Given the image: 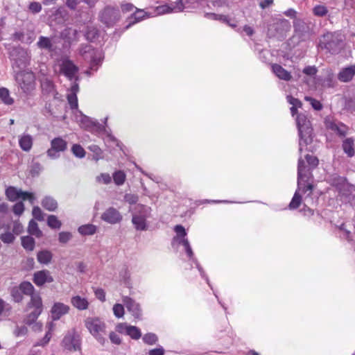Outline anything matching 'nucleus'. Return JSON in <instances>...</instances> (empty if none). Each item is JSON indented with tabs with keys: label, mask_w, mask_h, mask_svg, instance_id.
<instances>
[{
	"label": "nucleus",
	"mask_w": 355,
	"mask_h": 355,
	"mask_svg": "<svg viewBox=\"0 0 355 355\" xmlns=\"http://www.w3.org/2000/svg\"><path fill=\"white\" fill-rule=\"evenodd\" d=\"M47 225L51 229H60L62 226V222L58 220L55 215H49L47 218Z\"/></svg>",
	"instance_id": "obj_42"
},
{
	"label": "nucleus",
	"mask_w": 355,
	"mask_h": 355,
	"mask_svg": "<svg viewBox=\"0 0 355 355\" xmlns=\"http://www.w3.org/2000/svg\"><path fill=\"white\" fill-rule=\"evenodd\" d=\"M24 205L22 202H18L12 207V211L17 216L21 215L24 211Z\"/></svg>",
	"instance_id": "obj_59"
},
{
	"label": "nucleus",
	"mask_w": 355,
	"mask_h": 355,
	"mask_svg": "<svg viewBox=\"0 0 355 355\" xmlns=\"http://www.w3.org/2000/svg\"><path fill=\"white\" fill-rule=\"evenodd\" d=\"M142 340L144 343L153 345L158 341V337L154 333H148L143 336Z\"/></svg>",
	"instance_id": "obj_45"
},
{
	"label": "nucleus",
	"mask_w": 355,
	"mask_h": 355,
	"mask_svg": "<svg viewBox=\"0 0 355 355\" xmlns=\"http://www.w3.org/2000/svg\"><path fill=\"white\" fill-rule=\"evenodd\" d=\"M52 257V253L46 250H41L38 252L37 254L38 262L45 265L49 264L51 261Z\"/></svg>",
	"instance_id": "obj_29"
},
{
	"label": "nucleus",
	"mask_w": 355,
	"mask_h": 355,
	"mask_svg": "<svg viewBox=\"0 0 355 355\" xmlns=\"http://www.w3.org/2000/svg\"><path fill=\"white\" fill-rule=\"evenodd\" d=\"M33 139L30 135H23L19 139L20 148L26 152H28L33 146Z\"/></svg>",
	"instance_id": "obj_26"
},
{
	"label": "nucleus",
	"mask_w": 355,
	"mask_h": 355,
	"mask_svg": "<svg viewBox=\"0 0 355 355\" xmlns=\"http://www.w3.org/2000/svg\"><path fill=\"white\" fill-rule=\"evenodd\" d=\"M67 143L61 137H55L51 141V148L47 150V155L51 159H56L60 157V152L67 149Z\"/></svg>",
	"instance_id": "obj_14"
},
{
	"label": "nucleus",
	"mask_w": 355,
	"mask_h": 355,
	"mask_svg": "<svg viewBox=\"0 0 355 355\" xmlns=\"http://www.w3.org/2000/svg\"><path fill=\"white\" fill-rule=\"evenodd\" d=\"M78 230L82 235H93L96 232V227L92 224H87L81 225Z\"/></svg>",
	"instance_id": "obj_39"
},
{
	"label": "nucleus",
	"mask_w": 355,
	"mask_h": 355,
	"mask_svg": "<svg viewBox=\"0 0 355 355\" xmlns=\"http://www.w3.org/2000/svg\"><path fill=\"white\" fill-rule=\"evenodd\" d=\"M125 200L130 205L136 204L139 200V197L135 194L128 193L124 196Z\"/></svg>",
	"instance_id": "obj_62"
},
{
	"label": "nucleus",
	"mask_w": 355,
	"mask_h": 355,
	"mask_svg": "<svg viewBox=\"0 0 355 355\" xmlns=\"http://www.w3.org/2000/svg\"><path fill=\"white\" fill-rule=\"evenodd\" d=\"M29 308H33L34 310L28 313L24 319V322L26 324L31 325L36 321L39 315L43 310V304L40 296H35L31 299L28 304Z\"/></svg>",
	"instance_id": "obj_9"
},
{
	"label": "nucleus",
	"mask_w": 355,
	"mask_h": 355,
	"mask_svg": "<svg viewBox=\"0 0 355 355\" xmlns=\"http://www.w3.org/2000/svg\"><path fill=\"white\" fill-rule=\"evenodd\" d=\"M296 121L300 136L299 152L301 153L302 146H307L313 141V128L311 121L304 114H299Z\"/></svg>",
	"instance_id": "obj_3"
},
{
	"label": "nucleus",
	"mask_w": 355,
	"mask_h": 355,
	"mask_svg": "<svg viewBox=\"0 0 355 355\" xmlns=\"http://www.w3.org/2000/svg\"><path fill=\"white\" fill-rule=\"evenodd\" d=\"M313 13L317 17H324L328 13V9L323 5H317L313 8Z\"/></svg>",
	"instance_id": "obj_48"
},
{
	"label": "nucleus",
	"mask_w": 355,
	"mask_h": 355,
	"mask_svg": "<svg viewBox=\"0 0 355 355\" xmlns=\"http://www.w3.org/2000/svg\"><path fill=\"white\" fill-rule=\"evenodd\" d=\"M101 218L108 223L116 224L122 220V216L115 208L110 207L103 213Z\"/></svg>",
	"instance_id": "obj_18"
},
{
	"label": "nucleus",
	"mask_w": 355,
	"mask_h": 355,
	"mask_svg": "<svg viewBox=\"0 0 355 355\" xmlns=\"http://www.w3.org/2000/svg\"><path fill=\"white\" fill-rule=\"evenodd\" d=\"M69 307L61 302H56L51 309V317L53 320H59L63 315L68 313Z\"/></svg>",
	"instance_id": "obj_19"
},
{
	"label": "nucleus",
	"mask_w": 355,
	"mask_h": 355,
	"mask_svg": "<svg viewBox=\"0 0 355 355\" xmlns=\"http://www.w3.org/2000/svg\"><path fill=\"white\" fill-rule=\"evenodd\" d=\"M20 199L22 200H28L31 205L34 204L35 201V196L33 193L28 191H24L21 189Z\"/></svg>",
	"instance_id": "obj_51"
},
{
	"label": "nucleus",
	"mask_w": 355,
	"mask_h": 355,
	"mask_svg": "<svg viewBox=\"0 0 355 355\" xmlns=\"http://www.w3.org/2000/svg\"><path fill=\"white\" fill-rule=\"evenodd\" d=\"M198 1V0H178L175 3V5L171 9L172 10L182 11L184 9L193 8V4L197 3Z\"/></svg>",
	"instance_id": "obj_27"
},
{
	"label": "nucleus",
	"mask_w": 355,
	"mask_h": 355,
	"mask_svg": "<svg viewBox=\"0 0 355 355\" xmlns=\"http://www.w3.org/2000/svg\"><path fill=\"white\" fill-rule=\"evenodd\" d=\"M62 346L69 351H78L81 348V339L80 335L72 329L67 333L62 341Z\"/></svg>",
	"instance_id": "obj_10"
},
{
	"label": "nucleus",
	"mask_w": 355,
	"mask_h": 355,
	"mask_svg": "<svg viewBox=\"0 0 355 355\" xmlns=\"http://www.w3.org/2000/svg\"><path fill=\"white\" fill-rule=\"evenodd\" d=\"M355 74V65L343 69L338 74V79L343 83L350 81Z\"/></svg>",
	"instance_id": "obj_21"
},
{
	"label": "nucleus",
	"mask_w": 355,
	"mask_h": 355,
	"mask_svg": "<svg viewBox=\"0 0 355 355\" xmlns=\"http://www.w3.org/2000/svg\"><path fill=\"white\" fill-rule=\"evenodd\" d=\"M20 192L21 189L9 187L6 190V196L10 201L15 202L20 199Z\"/></svg>",
	"instance_id": "obj_30"
},
{
	"label": "nucleus",
	"mask_w": 355,
	"mask_h": 355,
	"mask_svg": "<svg viewBox=\"0 0 355 355\" xmlns=\"http://www.w3.org/2000/svg\"><path fill=\"white\" fill-rule=\"evenodd\" d=\"M37 46L42 49H46L49 51L53 50V44L49 37L40 36L37 43Z\"/></svg>",
	"instance_id": "obj_37"
},
{
	"label": "nucleus",
	"mask_w": 355,
	"mask_h": 355,
	"mask_svg": "<svg viewBox=\"0 0 355 355\" xmlns=\"http://www.w3.org/2000/svg\"><path fill=\"white\" fill-rule=\"evenodd\" d=\"M80 53L85 60H88L90 64V69L97 71L98 67L101 64L100 55L91 45H85L83 46Z\"/></svg>",
	"instance_id": "obj_8"
},
{
	"label": "nucleus",
	"mask_w": 355,
	"mask_h": 355,
	"mask_svg": "<svg viewBox=\"0 0 355 355\" xmlns=\"http://www.w3.org/2000/svg\"><path fill=\"white\" fill-rule=\"evenodd\" d=\"M67 100L71 109H76L78 107V98L76 94H68Z\"/></svg>",
	"instance_id": "obj_58"
},
{
	"label": "nucleus",
	"mask_w": 355,
	"mask_h": 355,
	"mask_svg": "<svg viewBox=\"0 0 355 355\" xmlns=\"http://www.w3.org/2000/svg\"><path fill=\"white\" fill-rule=\"evenodd\" d=\"M41 88L44 95L55 96L57 94L53 83L47 78L41 80Z\"/></svg>",
	"instance_id": "obj_22"
},
{
	"label": "nucleus",
	"mask_w": 355,
	"mask_h": 355,
	"mask_svg": "<svg viewBox=\"0 0 355 355\" xmlns=\"http://www.w3.org/2000/svg\"><path fill=\"white\" fill-rule=\"evenodd\" d=\"M9 56L10 60L13 62V68H17L19 70H21L29 64L31 57L28 51L21 46L12 48L10 50Z\"/></svg>",
	"instance_id": "obj_5"
},
{
	"label": "nucleus",
	"mask_w": 355,
	"mask_h": 355,
	"mask_svg": "<svg viewBox=\"0 0 355 355\" xmlns=\"http://www.w3.org/2000/svg\"><path fill=\"white\" fill-rule=\"evenodd\" d=\"M88 149L94 153L93 159L98 161L103 158V150L97 145H91Z\"/></svg>",
	"instance_id": "obj_47"
},
{
	"label": "nucleus",
	"mask_w": 355,
	"mask_h": 355,
	"mask_svg": "<svg viewBox=\"0 0 355 355\" xmlns=\"http://www.w3.org/2000/svg\"><path fill=\"white\" fill-rule=\"evenodd\" d=\"M24 231V227L21 223L19 220H15L13 222L12 233L15 235H19Z\"/></svg>",
	"instance_id": "obj_60"
},
{
	"label": "nucleus",
	"mask_w": 355,
	"mask_h": 355,
	"mask_svg": "<svg viewBox=\"0 0 355 355\" xmlns=\"http://www.w3.org/2000/svg\"><path fill=\"white\" fill-rule=\"evenodd\" d=\"M42 207L49 211H54L58 208V202L55 199H54L53 197L46 196H45L41 202Z\"/></svg>",
	"instance_id": "obj_25"
},
{
	"label": "nucleus",
	"mask_w": 355,
	"mask_h": 355,
	"mask_svg": "<svg viewBox=\"0 0 355 355\" xmlns=\"http://www.w3.org/2000/svg\"><path fill=\"white\" fill-rule=\"evenodd\" d=\"M32 214L33 217L39 221H42L44 219V213L42 212V209L37 206H35L33 208Z\"/></svg>",
	"instance_id": "obj_55"
},
{
	"label": "nucleus",
	"mask_w": 355,
	"mask_h": 355,
	"mask_svg": "<svg viewBox=\"0 0 355 355\" xmlns=\"http://www.w3.org/2000/svg\"><path fill=\"white\" fill-rule=\"evenodd\" d=\"M126 335L132 339L138 340L141 337V332L138 327L130 325L127 329Z\"/></svg>",
	"instance_id": "obj_41"
},
{
	"label": "nucleus",
	"mask_w": 355,
	"mask_h": 355,
	"mask_svg": "<svg viewBox=\"0 0 355 355\" xmlns=\"http://www.w3.org/2000/svg\"><path fill=\"white\" fill-rule=\"evenodd\" d=\"M293 28L296 36L301 41L309 40L313 32V25L310 21H306L304 19L295 18L293 21Z\"/></svg>",
	"instance_id": "obj_7"
},
{
	"label": "nucleus",
	"mask_w": 355,
	"mask_h": 355,
	"mask_svg": "<svg viewBox=\"0 0 355 355\" xmlns=\"http://www.w3.org/2000/svg\"><path fill=\"white\" fill-rule=\"evenodd\" d=\"M10 295L15 302L19 303L23 300V294L19 286H13L10 291Z\"/></svg>",
	"instance_id": "obj_40"
},
{
	"label": "nucleus",
	"mask_w": 355,
	"mask_h": 355,
	"mask_svg": "<svg viewBox=\"0 0 355 355\" xmlns=\"http://www.w3.org/2000/svg\"><path fill=\"white\" fill-rule=\"evenodd\" d=\"M148 355H164V349L162 347L150 349L148 352Z\"/></svg>",
	"instance_id": "obj_64"
},
{
	"label": "nucleus",
	"mask_w": 355,
	"mask_h": 355,
	"mask_svg": "<svg viewBox=\"0 0 355 355\" xmlns=\"http://www.w3.org/2000/svg\"><path fill=\"white\" fill-rule=\"evenodd\" d=\"M28 232L30 234L41 238L43 235L42 232L38 227L37 223L33 220H31L28 223Z\"/></svg>",
	"instance_id": "obj_33"
},
{
	"label": "nucleus",
	"mask_w": 355,
	"mask_h": 355,
	"mask_svg": "<svg viewBox=\"0 0 355 355\" xmlns=\"http://www.w3.org/2000/svg\"><path fill=\"white\" fill-rule=\"evenodd\" d=\"M304 100L307 102H309L310 104L311 105L312 107L315 110L320 111L322 109V105L319 101H318L311 96H305Z\"/></svg>",
	"instance_id": "obj_52"
},
{
	"label": "nucleus",
	"mask_w": 355,
	"mask_h": 355,
	"mask_svg": "<svg viewBox=\"0 0 355 355\" xmlns=\"http://www.w3.org/2000/svg\"><path fill=\"white\" fill-rule=\"evenodd\" d=\"M83 121L87 123V125L88 127H94L96 128V130L100 132H105L106 131L105 127L101 123L97 120H94L92 119H90L87 116H85Z\"/></svg>",
	"instance_id": "obj_36"
},
{
	"label": "nucleus",
	"mask_w": 355,
	"mask_h": 355,
	"mask_svg": "<svg viewBox=\"0 0 355 355\" xmlns=\"http://www.w3.org/2000/svg\"><path fill=\"white\" fill-rule=\"evenodd\" d=\"M19 287L20 288L22 294L31 296V299L35 296H40L37 294H35V288L29 282L24 281L21 282Z\"/></svg>",
	"instance_id": "obj_28"
},
{
	"label": "nucleus",
	"mask_w": 355,
	"mask_h": 355,
	"mask_svg": "<svg viewBox=\"0 0 355 355\" xmlns=\"http://www.w3.org/2000/svg\"><path fill=\"white\" fill-rule=\"evenodd\" d=\"M84 35L87 40L94 42L99 36L98 29L92 25H87L84 30Z\"/></svg>",
	"instance_id": "obj_24"
},
{
	"label": "nucleus",
	"mask_w": 355,
	"mask_h": 355,
	"mask_svg": "<svg viewBox=\"0 0 355 355\" xmlns=\"http://www.w3.org/2000/svg\"><path fill=\"white\" fill-rule=\"evenodd\" d=\"M72 238V234L69 232H61L58 235V241L60 243L65 244Z\"/></svg>",
	"instance_id": "obj_53"
},
{
	"label": "nucleus",
	"mask_w": 355,
	"mask_h": 355,
	"mask_svg": "<svg viewBox=\"0 0 355 355\" xmlns=\"http://www.w3.org/2000/svg\"><path fill=\"white\" fill-rule=\"evenodd\" d=\"M288 28V22L281 21L274 23L270 25L268 31V35L270 37H275L278 40H283L285 36V33Z\"/></svg>",
	"instance_id": "obj_15"
},
{
	"label": "nucleus",
	"mask_w": 355,
	"mask_h": 355,
	"mask_svg": "<svg viewBox=\"0 0 355 355\" xmlns=\"http://www.w3.org/2000/svg\"><path fill=\"white\" fill-rule=\"evenodd\" d=\"M71 304L79 310H85L88 307V302L87 300L78 295L71 298Z\"/></svg>",
	"instance_id": "obj_32"
},
{
	"label": "nucleus",
	"mask_w": 355,
	"mask_h": 355,
	"mask_svg": "<svg viewBox=\"0 0 355 355\" xmlns=\"http://www.w3.org/2000/svg\"><path fill=\"white\" fill-rule=\"evenodd\" d=\"M43 167L39 162H33L31 165L30 173L32 176H37L42 171Z\"/></svg>",
	"instance_id": "obj_54"
},
{
	"label": "nucleus",
	"mask_w": 355,
	"mask_h": 355,
	"mask_svg": "<svg viewBox=\"0 0 355 355\" xmlns=\"http://www.w3.org/2000/svg\"><path fill=\"white\" fill-rule=\"evenodd\" d=\"M21 245L28 251H33L35 248V239L31 236H24L21 237Z\"/></svg>",
	"instance_id": "obj_34"
},
{
	"label": "nucleus",
	"mask_w": 355,
	"mask_h": 355,
	"mask_svg": "<svg viewBox=\"0 0 355 355\" xmlns=\"http://www.w3.org/2000/svg\"><path fill=\"white\" fill-rule=\"evenodd\" d=\"M71 151L78 158H83L85 156V150L80 144H73Z\"/></svg>",
	"instance_id": "obj_49"
},
{
	"label": "nucleus",
	"mask_w": 355,
	"mask_h": 355,
	"mask_svg": "<svg viewBox=\"0 0 355 355\" xmlns=\"http://www.w3.org/2000/svg\"><path fill=\"white\" fill-rule=\"evenodd\" d=\"M296 121L300 136L299 152L301 153L302 146H307L313 141V128L311 121L304 114H299Z\"/></svg>",
	"instance_id": "obj_2"
},
{
	"label": "nucleus",
	"mask_w": 355,
	"mask_h": 355,
	"mask_svg": "<svg viewBox=\"0 0 355 355\" xmlns=\"http://www.w3.org/2000/svg\"><path fill=\"white\" fill-rule=\"evenodd\" d=\"M305 160L300 157L297 163V187L303 193L309 192L310 195L313 190L312 171L317 168L319 160L317 157L307 154Z\"/></svg>",
	"instance_id": "obj_1"
},
{
	"label": "nucleus",
	"mask_w": 355,
	"mask_h": 355,
	"mask_svg": "<svg viewBox=\"0 0 355 355\" xmlns=\"http://www.w3.org/2000/svg\"><path fill=\"white\" fill-rule=\"evenodd\" d=\"M298 191L300 190L297 189L289 204V208L291 209H295L298 208L301 204L302 197L299 194Z\"/></svg>",
	"instance_id": "obj_46"
},
{
	"label": "nucleus",
	"mask_w": 355,
	"mask_h": 355,
	"mask_svg": "<svg viewBox=\"0 0 355 355\" xmlns=\"http://www.w3.org/2000/svg\"><path fill=\"white\" fill-rule=\"evenodd\" d=\"M15 79L26 96L32 94L35 89V76L32 71L19 70L15 72Z\"/></svg>",
	"instance_id": "obj_4"
},
{
	"label": "nucleus",
	"mask_w": 355,
	"mask_h": 355,
	"mask_svg": "<svg viewBox=\"0 0 355 355\" xmlns=\"http://www.w3.org/2000/svg\"><path fill=\"white\" fill-rule=\"evenodd\" d=\"M286 98L287 101L294 107H300L302 105V102L299 99L294 98L291 95L287 96Z\"/></svg>",
	"instance_id": "obj_63"
},
{
	"label": "nucleus",
	"mask_w": 355,
	"mask_h": 355,
	"mask_svg": "<svg viewBox=\"0 0 355 355\" xmlns=\"http://www.w3.org/2000/svg\"><path fill=\"white\" fill-rule=\"evenodd\" d=\"M28 333V328L26 326H17L13 331L16 337L25 336Z\"/></svg>",
	"instance_id": "obj_57"
},
{
	"label": "nucleus",
	"mask_w": 355,
	"mask_h": 355,
	"mask_svg": "<svg viewBox=\"0 0 355 355\" xmlns=\"http://www.w3.org/2000/svg\"><path fill=\"white\" fill-rule=\"evenodd\" d=\"M119 17V10L111 7H106L99 15L101 21L107 27L113 26Z\"/></svg>",
	"instance_id": "obj_13"
},
{
	"label": "nucleus",
	"mask_w": 355,
	"mask_h": 355,
	"mask_svg": "<svg viewBox=\"0 0 355 355\" xmlns=\"http://www.w3.org/2000/svg\"><path fill=\"white\" fill-rule=\"evenodd\" d=\"M137 209L140 214H134L132 222L136 230H146L147 228L146 218L150 214V208L143 205H139Z\"/></svg>",
	"instance_id": "obj_12"
},
{
	"label": "nucleus",
	"mask_w": 355,
	"mask_h": 355,
	"mask_svg": "<svg viewBox=\"0 0 355 355\" xmlns=\"http://www.w3.org/2000/svg\"><path fill=\"white\" fill-rule=\"evenodd\" d=\"M53 281L54 279L51 275V272L48 270H39L33 274V282L39 287L44 286L46 283H51Z\"/></svg>",
	"instance_id": "obj_16"
},
{
	"label": "nucleus",
	"mask_w": 355,
	"mask_h": 355,
	"mask_svg": "<svg viewBox=\"0 0 355 355\" xmlns=\"http://www.w3.org/2000/svg\"><path fill=\"white\" fill-rule=\"evenodd\" d=\"M128 311L131 313L135 318L140 319L141 317V309L140 305L133 299L128 296L123 297L122 300Z\"/></svg>",
	"instance_id": "obj_17"
},
{
	"label": "nucleus",
	"mask_w": 355,
	"mask_h": 355,
	"mask_svg": "<svg viewBox=\"0 0 355 355\" xmlns=\"http://www.w3.org/2000/svg\"><path fill=\"white\" fill-rule=\"evenodd\" d=\"M146 15V12L143 10L136 8V11L132 13L130 17V24L127 26L129 27L131 24H135L141 20L144 19Z\"/></svg>",
	"instance_id": "obj_38"
},
{
	"label": "nucleus",
	"mask_w": 355,
	"mask_h": 355,
	"mask_svg": "<svg viewBox=\"0 0 355 355\" xmlns=\"http://www.w3.org/2000/svg\"><path fill=\"white\" fill-rule=\"evenodd\" d=\"M113 312L116 318H122L124 315L123 306L121 304H115L113 306Z\"/></svg>",
	"instance_id": "obj_56"
},
{
	"label": "nucleus",
	"mask_w": 355,
	"mask_h": 355,
	"mask_svg": "<svg viewBox=\"0 0 355 355\" xmlns=\"http://www.w3.org/2000/svg\"><path fill=\"white\" fill-rule=\"evenodd\" d=\"M0 99L7 105H12L14 103V99L10 96L9 90L6 87L0 88Z\"/></svg>",
	"instance_id": "obj_35"
},
{
	"label": "nucleus",
	"mask_w": 355,
	"mask_h": 355,
	"mask_svg": "<svg viewBox=\"0 0 355 355\" xmlns=\"http://www.w3.org/2000/svg\"><path fill=\"white\" fill-rule=\"evenodd\" d=\"M28 8L31 12L36 14L42 10V6L40 3L33 1L29 4Z\"/></svg>",
	"instance_id": "obj_61"
},
{
	"label": "nucleus",
	"mask_w": 355,
	"mask_h": 355,
	"mask_svg": "<svg viewBox=\"0 0 355 355\" xmlns=\"http://www.w3.org/2000/svg\"><path fill=\"white\" fill-rule=\"evenodd\" d=\"M113 179L116 184L122 185L125 182V175L123 171H119L113 174Z\"/></svg>",
	"instance_id": "obj_50"
},
{
	"label": "nucleus",
	"mask_w": 355,
	"mask_h": 355,
	"mask_svg": "<svg viewBox=\"0 0 355 355\" xmlns=\"http://www.w3.org/2000/svg\"><path fill=\"white\" fill-rule=\"evenodd\" d=\"M78 71V68L71 61H64L61 65V71L69 79L72 80Z\"/></svg>",
	"instance_id": "obj_20"
},
{
	"label": "nucleus",
	"mask_w": 355,
	"mask_h": 355,
	"mask_svg": "<svg viewBox=\"0 0 355 355\" xmlns=\"http://www.w3.org/2000/svg\"><path fill=\"white\" fill-rule=\"evenodd\" d=\"M272 70L279 79L288 81L292 78L291 73L278 64H273Z\"/></svg>",
	"instance_id": "obj_23"
},
{
	"label": "nucleus",
	"mask_w": 355,
	"mask_h": 355,
	"mask_svg": "<svg viewBox=\"0 0 355 355\" xmlns=\"http://www.w3.org/2000/svg\"><path fill=\"white\" fill-rule=\"evenodd\" d=\"M76 34L77 31L72 28H66L61 33L62 37L69 41L74 40L76 37Z\"/></svg>",
	"instance_id": "obj_43"
},
{
	"label": "nucleus",
	"mask_w": 355,
	"mask_h": 355,
	"mask_svg": "<svg viewBox=\"0 0 355 355\" xmlns=\"http://www.w3.org/2000/svg\"><path fill=\"white\" fill-rule=\"evenodd\" d=\"M324 48L331 54H337L343 46V40L340 35L328 33L324 35Z\"/></svg>",
	"instance_id": "obj_11"
},
{
	"label": "nucleus",
	"mask_w": 355,
	"mask_h": 355,
	"mask_svg": "<svg viewBox=\"0 0 355 355\" xmlns=\"http://www.w3.org/2000/svg\"><path fill=\"white\" fill-rule=\"evenodd\" d=\"M15 239V235L10 231H6L0 234V240L4 243H12Z\"/></svg>",
	"instance_id": "obj_44"
},
{
	"label": "nucleus",
	"mask_w": 355,
	"mask_h": 355,
	"mask_svg": "<svg viewBox=\"0 0 355 355\" xmlns=\"http://www.w3.org/2000/svg\"><path fill=\"white\" fill-rule=\"evenodd\" d=\"M342 146L344 152L348 155V157H352L354 155L353 139L347 138L345 139L343 142Z\"/></svg>",
	"instance_id": "obj_31"
},
{
	"label": "nucleus",
	"mask_w": 355,
	"mask_h": 355,
	"mask_svg": "<svg viewBox=\"0 0 355 355\" xmlns=\"http://www.w3.org/2000/svg\"><path fill=\"white\" fill-rule=\"evenodd\" d=\"M85 327L98 342L104 345L106 339L102 335L105 332V324L98 318H87L85 321Z\"/></svg>",
	"instance_id": "obj_6"
}]
</instances>
